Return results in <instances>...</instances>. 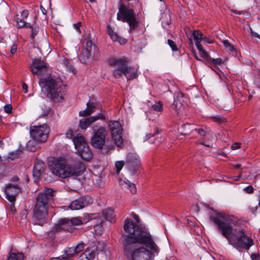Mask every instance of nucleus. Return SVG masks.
<instances>
[{
    "instance_id": "nucleus-1",
    "label": "nucleus",
    "mask_w": 260,
    "mask_h": 260,
    "mask_svg": "<svg viewBox=\"0 0 260 260\" xmlns=\"http://www.w3.org/2000/svg\"><path fill=\"white\" fill-rule=\"evenodd\" d=\"M123 229L124 252L131 260H153L158 255L160 248L148 230L128 218L124 220Z\"/></svg>"
},
{
    "instance_id": "nucleus-2",
    "label": "nucleus",
    "mask_w": 260,
    "mask_h": 260,
    "mask_svg": "<svg viewBox=\"0 0 260 260\" xmlns=\"http://www.w3.org/2000/svg\"><path fill=\"white\" fill-rule=\"evenodd\" d=\"M211 218L229 243L236 249L247 250L254 245L252 238L245 234L243 229L238 227L240 220L235 223L234 218L221 213Z\"/></svg>"
},
{
    "instance_id": "nucleus-3",
    "label": "nucleus",
    "mask_w": 260,
    "mask_h": 260,
    "mask_svg": "<svg viewBox=\"0 0 260 260\" xmlns=\"http://www.w3.org/2000/svg\"><path fill=\"white\" fill-rule=\"evenodd\" d=\"M54 191L45 188L39 192L36 197V203L33 210V218L37 224H44L48 217V209L54 201Z\"/></svg>"
},
{
    "instance_id": "nucleus-4",
    "label": "nucleus",
    "mask_w": 260,
    "mask_h": 260,
    "mask_svg": "<svg viewBox=\"0 0 260 260\" xmlns=\"http://www.w3.org/2000/svg\"><path fill=\"white\" fill-rule=\"evenodd\" d=\"M50 170L55 175L67 178L74 176H79L85 170L84 165L80 160H74L68 164L65 159H55L49 164Z\"/></svg>"
},
{
    "instance_id": "nucleus-5",
    "label": "nucleus",
    "mask_w": 260,
    "mask_h": 260,
    "mask_svg": "<svg viewBox=\"0 0 260 260\" xmlns=\"http://www.w3.org/2000/svg\"><path fill=\"white\" fill-rule=\"evenodd\" d=\"M39 84L42 91L54 102H60L64 100L66 86L60 78L52 76L41 78Z\"/></svg>"
},
{
    "instance_id": "nucleus-6",
    "label": "nucleus",
    "mask_w": 260,
    "mask_h": 260,
    "mask_svg": "<svg viewBox=\"0 0 260 260\" xmlns=\"http://www.w3.org/2000/svg\"><path fill=\"white\" fill-rule=\"evenodd\" d=\"M109 62L110 66L115 68L113 71L115 77L119 78L124 75L127 80H131L137 77V70L127 66L128 60L126 58L114 57L110 59Z\"/></svg>"
},
{
    "instance_id": "nucleus-7",
    "label": "nucleus",
    "mask_w": 260,
    "mask_h": 260,
    "mask_svg": "<svg viewBox=\"0 0 260 260\" xmlns=\"http://www.w3.org/2000/svg\"><path fill=\"white\" fill-rule=\"evenodd\" d=\"M117 19L128 24L129 32H132L133 30L137 29L139 26V21L136 17L134 9L125 5L122 1H120L119 3Z\"/></svg>"
},
{
    "instance_id": "nucleus-8",
    "label": "nucleus",
    "mask_w": 260,
    "mask_h": 260,
    "mask_svg": "<svg viewBox=\"0 0 260 260\" xmlns=\"http://www.w3.org/2000/svg\"><path fill=\"white\" fill-rule=\"evenodd\" d=\"M73 142L77 153L81 158L86 160L89 161L92 157V153L90 150L84 137L80 134H78L73 138Z\"/></svg>"
},
{
    "instance_id": "nucleus-9",
    "label": "nucleus",
    "mask_w": 260,
    "mask_h": 260,
    "mask_svg": "<svg viewBox=\"0 0 260 260\" xmlns=\"http://www.w3.org/2000/svg\"><path fill=\"white\" fill-rule=\"evenodd\" d=\"M93 135L91 139V144L95 148L101 149L105 143L106 137L108 132L106 128L93 124L92 127Z\"/></svg>"
},
{
    "instance_id": "nucleus-10",
    "label": "nucleus",
    "mask_w": 260,
    "mask_h": 260,
    "mask_svg": "<svg viewBox=\"0 0 260 260\" xmlns=\"http://www.w3.org/2000/svg\"><path fill=\"white\" fill-rule=\"evenodd\" d=\"M50 132V128L46 124L30 127V135L36 142L43 143L47 141Z\"/></svg>"
},
{
    "instance_id": "nucleus-11",
    "label": "nucleus",
    "mask_w": 260,
    "mask_h": 260,
    "mask_svg": "<svg viewBox=\"0 0 260 260\" xmlns=\"http://www.w3.org/2000/svg\"><path fill=\"white\" fill-rule=\"evenodd\" d=\"M108 127L115 144L118 147H121L123 143L122 137V128L121 124L118 121L111 120L108 122Z\"/></svg>"
},
{
    "instance_id": "nucleus-12",
    "label": "nucleus",
    "mask_w": 260,
    "mask_h": 260,
    "mask_svg": "<svg viewBox=\"0 0 260 260\" xmlns=\"http://www.w3.org/2000/svg\"><path fill=\"white\" fill-rule=\"evenodd\" d=\"M75 228L73 226L70 218H63L60 220L57 224L54 225L48 232V235L50 238L53 237L55 234L61 230H64L70 233L73 232Z\"/></svg>"
},
{
    "instance_id": "nucleus-13",
    "label": "nucleus",
    "mask_w": 260,
    "mask_h": 260,
    "mask_svg": "<svg viewBox=\"0 0 260 260\" xmlns=\"http://www.w3.org/2000/svg\"><path fill=\"white\" fill-rule=\"evenodd\" d=\"M126 165L132 175H135L141 166L139 156L136 153H129L127 155Z\"/></svg>"
},
{
    "instance_id": "nucleus-14",
    "label": "nucleus",
    "mask_w": 260,
    "mask_h": 260,
    "mask_svg": "<svg viewBox=\"0 0 260 260\" xmlns=\"http://www.w3.org/2000/svg\"><path fill=\"white\" fill-rule=\"evenodd\" d=\"M92 203L93 200L90 197L84 196L73 201L70 204L69 208L73 210H79L92 204Z\"/></svg>"
},
{
    "instance_id": "nucleus-15",
    "label": "nucleus",
    "mask_w": 260,
    "mask_h": 260,
    "mask_svg": "<svg viewBox=\"0 0 260 260\" xmlns=\"http://www.w3.org/2000/svg\"><path fill=\"white\" fill-rule=\"evenodd\" d=\"M21 189L17 184L9 183L6 186L5 193L6 198L10 202H14L16 197L20 192Z\"/></svg>"
},
{
    "instance_id": "nucleus-16",
    "label": "nucleus",
    "mask_w": 260,
    "mask_h": 260,
    "mask_svg": "<svg viewBox=\"0 0 260 260\" xmlns=\"http://www.w3.org/2000/svg\"><path fill=\"white\" fill-rule=\"evenodd\" d=\"M46 68L45 62L39 59H35L32 60L30 70L34 74L42 76L46 72Z\"/></svg>"
},
{
    "instance_id": "nucleus-17",
    "label": "nucleus",
    "mask_w": 260,
    "mask_h": 260,
    "mask_svg": "<svg viewBox=\"0 0 260 260\" xmlns=\"http://www.w3.org/2000/svg\"><path fill=\"white\" fill-rule=\"evenodd\" d=\"M98 119H105V116L102 113H99L95 116L82 118L79 121V126L81 129H85Z\"/></svg>"
},
{
    "instance_id": "nucleus-18",
    "label": "nucleus",
    "mask_w": 260,
    "mask_h": 260,
    "mask_svg": "<svg viewBox=\"0 0 260 260\" xmlns=\"http://www.w3.org/2000/svg\"><path fill=\"white\" fill-rule=\"evenodd\" d=\"M87 108L83 111L79 112V115L81 116H87L91 115L95 112L96 108L99 107V104L97 102H88L87 104Z\"/></svg>"
},
{
    "instance_id": "nucleus-19",
    "label": "nucleus",
    "mask_w": 260,
    "mask_h": 260,
    "mask_svg": "<svg viewBox=\"0 0 260 260\" xmlns=\"http://www.w3.org/2000/svg\"><path fill=\"white\" fill-rule=\"evenodd\" d=\"M107 31L111 39L114 42H117L120 45H123L126 42V40L118 36L111 28L110 25H107Z\"/></svg>"
},
{
    "instance_id": "nucleus-20",
    "label": "nucleus",
    "mask_w": 260,
    "mask_h": 260,
    "mask_svg": "<svg viewBox=\"0 0 260 260\" xmlns=\"http://www.w3.org/2000/svg\"><path fill=\"white\" fill-rule=\"evenodd\" d=\"M44 164L43 161L36 159L34 163L33 169V176L39 178L44 172Z\"/></svg>"
},
{
    "instance_id": "nucleus-21",
    "label": "nucleus",
    "mask_w": 260,
    "mask_h": 260,
    "mask_svg": "<svg viewBox=\"0 0 260 260\" xmlns=\"http://www.w3.org/2000/svg\"><path fill=\"white\" fill-rule=\"evenodd\" d=\"M184 96V94L182 92L178 93L173 104L172 108L177 113L179 112L183 106L182 102H183L184 101L182 99L183 98Z\"/></svg>"
},
{
    "instance_id": "nucleus-22",
    "label": "nucleus",
    "mask_w": 260,
    "mask_h": 260,
    "mask_svg": "<svg viewBox=\"0 0 260 260\" xmlns=\"http://www.w3.org/2000/svg\"><path fill=\"white\" fill-rule=\"evenodd\" d=\"M76 254H77V253L75 250L74 247H69L64 251V254L63 255L58 257H53L51 260H66Z\"/></svg>"
},
{
    "instance_id": "nucleus-23",
    "label": "nucleus",
    "mask_w": 260,
    "mask_h": 260,
    "mask_svg": "<svg viewBox=\"0 0 260 260\" xmlns=\"http://www.w3.org/2000/svg\"><path fill=\"white\" fill-rule=\"evenodd\" d=\"M102 215L106 220L110 221L111 223L115 222L116 221L115 215L112 209L107 208L103 210Z\"/></svg>"
},
{
    "instance_id": "nucleus-24",
    "label": "nucleus",
    "mask_w": 260,
    "mask_h": 260,
    "mask_svg": "<svg viewBox=\"0 0 260 260\" xmlns=\"http://www.w3.org/2000/svg\"><path fill=\"white\" fill-rule=\"evenodd\" d=\"M223 63L222 60L220 58H213L210 56L208 60H205V64L212 69V66H219Z\"/></svg>"
},
{
    "instance_id": "nucleus-25",
    "label": "nucleus",
    "mask_w": 260,
    "mask_h": 260,
    "mask_svg": "<svg viewBox=\"0 0 260 260\" xmlns=\"http://www.w3.org/2000/svg\"><path fill=\"white\" fill-rule=\"evenodd\" d=\"M90 49L89 48L83 49L80 54V59L81 61L84 64H86L91 56Z\"/></svg>"
},
{
    "instance_id": "nucleus-26",
    "label": "nucleus",
    "mask_w": 260,
    "mask_h": 260,
    "mask_svg": "<svg viewBox=\"0 0 260 260\" xmlns=\"http://www.w3.org/2000/svg\"><path fill=\"white\" fill-rule=\"evenodd\" d=\"M192 126L193 125L192 124L189 123L184 124L181 125L179 128V131L182 135H188L193 130Z\"/></svg>"
},
{
    "instance_id": "nucleus-27",
    "label": "nucleus",
    "mask_w": 260,
    "mask_h": 260,
    "mask_svg": "<svg viewBox=\"0 0 260 260\" xmlns=\"http://www.w3.org/2000/svg\"><path fill=\"white\" fill-rule=\"evenodd\" d=\"M121 184L124 187L128 188L130 191L132 193L136 192V187L134 183H131L127 179H124L123 181H121Z\"/></svg>"
},
{
    "instance_id": "nucleus-28",
    "label": "nucleus",
    "mask_w": 260,
    "mask_h": 260,
    "mask_svg": "<svg viewBox=\"0 0 260 260\" xmlns=\"http://www.w3.org/2000/svg\"><path fill=\"white\" fill-rule=\"evenodd\" d=\"M100 216L99 213H95L93 214H87L85 213L83 215V218H82L83 224L88 222L89 220L92 219H95Z\"/></svg>"
},
{
    "instance_id": "nucleus-29",
    "label": "nucleus",
    "mask_w": 260,
    "mask_h": 260,
    "mask_svg": "<svg viewBox=\"0 0 260 260\" xmlns=\"http://www.w3.org/2000/svg\"><path fill=\"white\" fill-rule=\"evenodd\" d=\"M7 260H23V255L19 253L10 252L7 255Z\"/></svg>"
},
{
    "instance_id": "nucleus-30",
    "label": "nucleus",
    "mask_w": 260,
    "mask_h": 260,
    "mask_svg": "<svg viewBox=\"0 0 260 260\" xmlns=\"http://www.w3.org/2000/svg\"><path fill=\"white\" fill-rule=\"evenodd\" d=\"M192 35L194 40L195 44L197 42L201 43L202 40H203L202 33L199 30H194L192 31Z\"/></svg>"
},
{
    "instance_id": "nucleus-31",
    "label": "nucleus",
    "mask_w": 260,
    "mask_h": 260,
    "mask_svg": "<svg viewBox=\"0 0 260 260\" xmlns=\"http://www.w3.org/2000/svg\"><path fill=\"white\" fill-rule=\"evenodd\" d=\"M22 153L21 150H17L15 151L12 152L9 154L8 158L12 160L18 158Z\"/></svg>"
},
{
    "instance_id": "nucleus-32",
    "label": "nucleus",
    "mask_w": 260,
    "mask_h": 260,
    "mask_svg": "<svg viewBox=\"0 0 260 260\" xmlns=\"http://www.w3.org/2000/svg\"><path fill=\"white\" fill-rule=\"evenodd\" d=\"M70 220L71 221L73 226L83 224L82 218L81 217H73L70 218Z\"/></svg>"
},
{
    "instance_id": "nucleus-33",
    "label": "nucleus",
    "mask_w": 260,
    "mask_h": 260,
    "mask_svg": "<svg viewBox=\"0 0 260 260\" xmlns=\"http://www.w3.org/2000/svg\"><path fill=\"white\" fill-rule=\"evenodd\" d=\"M152 109L157 112H161L163 110L162 103L161 102H155L154 104L152 106Z\"/></svg>"
},
{
    "instance_id": "nucleus-34",
    "label": "nucleus",
    "mask_w": 260,
    "mask_h": 260,
    "mask_svg": "<svg viewBox=\"0 0 260 260\" xmlns=\"http://www.w3.org/2000/svg\"><path fill=\"white\" fill-rule=\"evenodd\" d=\"M211 119L215 122L218 123H223L226 122V119L222 116L217 115L212 116Z\"/></svg>"
},
{
    "instance_id": "nucleus-35",
    "label": "nucleus",
    "mask_w": 260,
    "mask_h": 260,
    "mask_svg": "<svg viewBox=\"0 0 260 260\" xmlns=\"http://www.w3.org/2000/svg\"><path fill=\"white\" fill-rule=\"evenodd\" d=\"M124 165V162L122 160L117 161L115 163V167L116 169V173L119 174L120 170L122 169Z\"/></svg>"
},
{
    "instance_id": "nucleus-36",
    "label": "nucleus",
    "mask_w": 260,
    "mask_h": 260,
    "mask_svg": "<svg viewBox=\"0 0 260 260\" xmlns=\"http://www.w3.org/2000/svg\"><path fill=\"white\" fill-rule=\"evenodd\" d=\"M22 18H20L18 16L16 17V20L17 22V24L18 27H23L26 25V22Z\"/></svg>"
},
{
    "instance_id": "nucleus-37",
    "label": "nucleus",
    "mask_w": 260,
    "mask_h": 260,
    "mask_svg": "<svg viewBox=\"0 0 260 260\" xmlns=\"http://www.w3.org/2000/svg\"><path fill=\"white\" fill-rule=\"evenodd\" d=\"M84 246L85 244L83 242H81L78 245H77L75 247H74L75 250L76 251V253L78 254L79 252L83 251L84 248Z\"/></svg>"
},
{
    "instance_id": "nucleus-38",
    "label": "nucleus",
    "mask_w": 260,
    "mask_h": 260,
    "mask_svg": "<svg viewBox=\"0 0 260 260\" xmlns=\"http://www.w3.org/2000/svg\"><path fill=\"white\" fill-rule=\"evenodd\" d=\"M201 57L203 59V61L205 63V60H208L210 56L208 55L207 51L204 49V50L199 52Z\"/></svg>"
},
{
    "instance_id": "nucleus-39",
    "label": "nucleus",
    "mask_w": 260,
    "mask_h": 260,
    "mask_svg": "<svg viewBox=\"0 0 260 260\" xmlns=\"http://www.w3.org/2000/svg\"><path fill=\"white\" fill-rule=\"evenodd\" d=\"M223 45L226 49L229 51H232L234 50V47L228 40H223L222 41Z\"/></svg>"
},
{
    "instance_id": "nucleus-40",
    "label": "nucleus",
    "mask_w": 260,
    "mask_h": 260,
    "mask_svg": "<svg viewBox=\"0 0 260 260\" xmlns=\"http://www.w3.org/2000/svg\"><path fill=\"white\" fill-rule=\"evenodd\" d=\"M168 43L173 51H175L178 50L177 45L174 41L169 39L168 40Z\"/></svg>"
},
{
    "instance_id": "nucleus-41",
    "label": "nucleus",
    "mask_w": 260,
    "mask_h": 260,
    "mask_svg": "<svg viewBox=\"0 0 260 260\" xmlns=\"http://www.w3.org/2000/svg\"><path fill=\"white\" fill-rule=\"evenodd\" d=\"M194 131H196L201 136L204 137L207 135V132L203 128H195Z\"/></svg>"
},
{
    "instance_id": "nucleus-42",
    "label": "nucleus",
    "mask_w": 260,
    "mask_h": 260,
    "mask_svg": "<svg viewBox=\"0 0 260 260\" xmlns=\"http://www.w3.org/2000/svg\"><path fill=\"white\" fill-rule=\"evenodd\" d=\"M195 144L196 145H199V144H202V145H204L205 146H207V147H211L213 146V143L212 142H208L207 143H205L204 142L201 141H196L195 142Z\"/></svg>"
},
{
    "instance_id": "nucleus-43",
    "label": "nucleus",
    "mask_w": 260,
    "mask_h": 260,
    "mask_svg": "<svg viewBox=\"0 0 260 260\" xmlns=\"http://www.w3.org/2000/svg\"><path fill=\"white\" fill-rule=\"evenodd\" d=\"M12 106L10 104L6 105L4 106V111L6 113L10 114L12 112Z\"/></svg>"
},
{
    "instance_id": "nucleus-44",
    "label": "nucleus",
    "mask_w": 260,
    "mask_h": 260,
    "mask_svg": "<svg viewBox=\"0 0 260 260\" xmlns=\"http://www.w3.org/2000/svg\"><path fill=\"white\" fill-rule=\"evenodd\" d=\"M158 133V130L156 128H155V132L153 134H147L146 135L145 138L144 139V141L149 140L151 137H153V136H155V135H156Z\"/></svg>"
},
{
    "instance_id": "nucleus-45",
    "label": "nucleus",
    "mask_w": 260,
    "mask_h": 260,
    "mask_svg": "<svg viewBox=\"0 0 260 260\" xmlns=\"http://www.w3.org/2000/svg\"><path fill=\"white\" fill-rule=\"evenodd\" d=\"M85 255L86 256V258L88 260H91L94 258L95 256V253L93 251L89 252L88 253H87L86 252Z\"/></svg>"
},
{
    "instance_id": "nucleus-46",
    "label": "nucleus",
    "mask_w": 260,
    "mask_h": 260,
    "mask_svg": "<svg viewBox=\"0 0 260 260\" xmlns=\"http://www.w3.org/2000/svg\"><path fill=\"white\" fill-rule=\"evenodd\" d=\"M29 14V12L28 10H24L22 11L21 13V17L23 19H25L27 18Z\"/></svg>"
},
{
    "instance_id": "nucleus-47",
    "label": "nucleus",
    "mask_w": 260,
    "mask_h": 260,
    "mask_svg": "<svg viewBox=\"0 0 260 260\" xmlns=\"http://www.w3.org/2000/svg\"><path fill=\"white\" fill-rule=\"evenodd\" d=\"M73 135L74 132L71 129H69L66 133L67 137L69 139L73 138Z\"/></svg>"
},
{
    "instance_id": "nucleus-48",
    "label": "nucleus",
    "mask_w": 260,
    "mask_h": 260,
    "mask_svg": "<svg viewBox=\"0 0 260 260\" xmlns=\"http://www.w3.org/2000/svg\"><path fill=\"white\" fill-rule=\"evenodd\" d=\"M244 190L248 193H251L253 192V188L252 186L249 185L245 187Z\"/></svg>"
},
{
    "instance_id": "nucleus-49",
    "label": "nucleus",
    "mask_w": 260,
    "mask_h": 260,
    "mask_svg": "<svg viewBox=\"0 0 260 260\" xmlns=\"http://www.w3.org/2000/svg\"><path fill=\"white\" fill-rule=\"evenodd\" d=\"M255 83L260 88V70L258 71L257 78L255 79Z\"/></svg>"
},
{
    "instance_id": "nucleus-50",
    "label": "nucleus",
    "mask_w": 260,
    "mask_h": 260,
    "mask_svg": "<svg viewBox=\"0 0 260 260\" xmlns=\"http://www.w3.org/2000/svg\"><path fill=\"white\" fill-rule=\"evenodd\" d=\"M17 45L16 44H13L12 46V47H11V49H10L11 53L12 54H15L17 51Z\"/></svg>"
},
{
    "instance_id": "nucleus-51",
    "label": "nucleus",
    "mask_w": 260,
    "mask_h": 260,
    "mask_svg": "<svg viewBox=\"0 0 260 260\" xmlns=\"http://www.w3.org/2000/svg\"><path fill=\"white\" fill-rule=\"evenodd\" d=\"M81 22H78L76 24H74V27L76 29L77 31H78L79 33L81 32V30L80 29V26H81Z\"/></svg>"
},
{
    "instance_id": "nucleus-52",
    "label": "nucleus",
    "mask_w": 260,
    "mask_h": 260,
    "mask_svg": "<svg viewBox=\"0 0 260 260\" xmlns=\"http://www.w3.org/2000/svg\"><path fill=\"white\" fill-rule=\"evenodd\" d=\"M241 144L239 143H235L232 145V149L235 150L240 147Z\"/></svg>"
},
{
    "instance_id": "nucleus-53",
    "label": "nucleus",
    "mask_w": 260,
    "mask_h": 260,
    "mask_svg": "<svg viewBox=\"0 0 260 260\" xmlns=\"http://www.w3.org/2000/svg\"><path fill=\"white\" fill-rule=\"evenodd\" d=\"M131 216L135 219L136 222H137V223L140 222V220L139 217L137 215H136L135 213H132L131 214Z\"/></svg>"
},
{
    "instance_id": "nucleus-54",
    "label": "nucleus",
    "mask_w": 260,
    "mask_h": 260,
    "mask_svg": "<svg viewBox=\"0 0 260 260\" xmlns=\"http://www.w3.org/2000/svg\"><path fill=\"white\" fill-rule=\"evenodd\" d=\"M38 30L37 28H32L31 30V37L34 38L38 34Z\"/></svg>"
},
{
    "instance_id": "nucleus-55",
    "label": "nucleus",
    "mask_w": 260,
    "mask_h": 260,
    "mask_svg": "<svg viewBox=\"0 0 260 260\" xmlns=\"http://www.w3.org/2000/svg\"><path fill=\"white\" fill-rule=\"evenodd\" d=\"M198 48L199 52L204 50L201 43H197L195 45Z\"/></svg>"
},
{
    "instance_id": "nucleus-56",
    "label": "nucleus",
    "mask_w": 260,
    "mask_h": 260,
    "mask_svg": "<svg viewBox=\"0 0 260 260\" xmlns=\"http://www.w3.org/2000/svg\"><path fill=\"white\" fill-rule=\"evenodd\" d=\"M86 47L87 48H89V49H90V51L91 50V47H92V42L91 40H87V42H86Z\"/></svg>"
},
{
    "instance_id": "nucleus-57",
    "label": "nucleus",
    "mask_w": 260,
    "mask_h": 260,
    "mask_svg": "<svg viewBox=\"0 0 260 260\" xmlns=\"http://www.w3.org/2000/svg\"><path fill=\"white\" fill-rule=\"evenodd\" d=\"M252 260H259V255L253 253L251 255Z\"/></svg>"
},
{
    "instance_id": "nucleus-58",
    "label": "nucleus",
    "mask_w": 260,
    "mask_h": 260,
    "mask_svg": "<svg viewBox=\"0 0 260 260\" xmlns=\"http://www.w3.org/2000/svg\"><path fill=\"white\" fill-rule=\"evenodd\" d=\"M161 142V138L160 137H157L153 142L155 145H158Z\"/></svg>"
},
{
    "instance_id": "nucleus-59",
    "label": "nucleus",
    "mask_w": 260,
    "mask_h": 260,
    "mask_svg": "<svg viewBox=\"0 0 260 260\" xmlns=\"http://www.w3.org/2000/svg\"><path fill=\"white\" fill-rule=\"evenodd\" d=\"M241 177V173L239 175H238L237 176H234L232 178H233L234 181H238L240 180Z\"/></svg>"
},
{
    "instance_id": "nucleus-60",
    "label": "nucleus",
    "mask_w": 260,
    "mask_h": 260,
    "mask_svg": "<svg viewBox=\"0 0 260 260\" xmlns=\"http://www.w3.org/2000/svg\"><path fill=\"white\" fill-rule=\"evenodd\" d=\"M251 35L253 37L258 38L260 39V36L256 32H253L252 31Z\"/></svg>"
},
{
    "instance_id": "nucleus-61",
    "label": "nucleus",
    "mask_w": 260,
    "mask_h": 260,
    "mask_svg": "<svg viewBox=\"0 0 260 260\" xmlns=\"http://www.w3.org/2000/svg\"><path fill=\"white\" fill-rule=\"evenodd\" d=\"M22 88L23 90H25V92L26 93L27 92V89H28V86H27V85L25 83H24L23 85H22Z\"/></svg>"
},
{
    "instance_id": "nucleus-62",
    "label": "nucleus",
    "mask_w": 260,
    "mask_h": 260,
    "mask_svg": "<svg viewBox=\"0 0 260 260\" xmlns=\"http://www.w3.org/2000/svg\"><path fill=\"white\" fill-rule=\"evenodd\" d=\"M95 226H98V225H101L102 226V221L101 220H99L98 221H97L96 222V223H95Z\"/></svg>"
},
{
    "instance_id": "nucleus-63",
    "label": "nucleus",
    "mask_w": 260,
    "mask_h": 260,
    "mask_svg": "<svg viewBox=\"0 0 260 260\" xmlns=\"http://www.w3.org/2000/svg\"><path fill=\"white\" fill-rule=\"evenodd\" d=\"M12 181H14V182H17L19 180V178L15 176H14L13 178H12Z\"/></svg>"
},
{
    "instance_id": "nucleus-64",
    "label": "nucleus",
    "mask_w": 260,
    "mask_h": 260,
    "mask_svg": "<svg viewBox=\"0 0 260 260\" xmlns=\"http://www.w3.org/2000/svg\"><path fill=\"white\" fill-rule=\"evenodd\" d=\"M241 164H235V165H234V167L236 169H239L240 168V167H241Z\"/></svg>"
}]
</instances>
